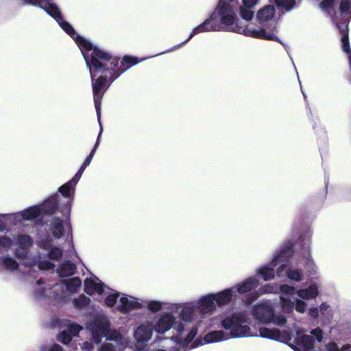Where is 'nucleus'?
I'll use <instances>...</instances> for the list:
<instances>
[{
  "instance_id": "nucleus-1",
  "label": "nucleus",
  "mask_w": 351,
  "mask_h": 351,
  "mask_svg": "<svg viewBox=\"0 0 351 351\" xmlns=\"http://www.w3.org/2000/svg\"><path fill=\"white\" fill-rule=\"evenodd\" d=\"M72 38L80 48L89 69L95 107L99 119L102 97L111 83L130 67L145 60L147 58L138 59L137 57L125 56L119 62L117 57L93 47L90 41L79 34Z\"/></svg>"
},
{
  "instance_id": "nucleus-2",
  "label": "nucleus",
  "mask_w": 351,
  "mask_h": 351,
  "mask_svg": "<svg viewBox=\"0 0 351 351\" xmlns=\"http://www.w3.org/2000/svg\"><path fill=\"white\" fill-rule=\"evenodd\" d=\"M251 319L244 313H234L226 316L221 320V327L229 332L230 338L247 337H261L282 343H288L295 351H312L314 341L311 335H303L297 331V338L291 343V332L278 328H269L265 326L259 328V335L250 327Z\"/></svg>"
},
{
  "instance_id": "nucleus-3",
  "label": "nucleus",
  "mask_w": 351,
  "mask_h": 351,
  "mask_svg": "<svg viewBox=\"0 0 351 351\" xmlns=\"http://www.w3.org/2000/svg\"><path fill=\"white\" fill-rule=\"evenodd\" d=\"M173 312L171 311L163 312L158 315L155 322H153V328L157 336L153 341L152 346H156L163 341L167 340L168 339L162 337V335H165L171 328L180 336L183 335L187 330L186 328L187 324H189L192 325V327L184 337L179 338L177 343V351H186L192 348L191 346L189 347V343L197 335L198 330L206 324H208L209 328H215V322L217 319V317L208 318L210 315L208 313H206L202 317V323H197L198 319L188 322L182 320L179 317V320H177V317L173 315Z\"/></svg>"
},
{
  "instance_id": "nucleus-4",
  "label": "nucleus",
  "mask_w": 351,
  "mask_h": 351,
  "mask_svg": "<svg viewBox=\"0 0 351 351\" xmlns=\"http://www.w3.org/2000/svg\"><path fill=\"white\" fill-rule=\"evenodd\" d=\"M259 283L256 276L245 278L234 286L217 293L204 295L198 298V304L201 307L202 313H208L210 316L217 307H223L237 299V293L243 294L255 289Z\"/></svg>"
},
{
  "instance_id": "nucleus-5",
  "label": "nucleus",
  "mask_w": 351,
  "mask_h": 351,
  "mask_svg": "<svg viewBox=\"0 0 351 351\" xmlns=\"http://www.w3.org/2000/svg\"><path fill=\"white\" fill-rule=\"evenodd\" d=\"M217 19H219L221 29L234 32L255 38L274 40L276 36L273 32H266L263 28H255L252 26H239L237 16L232 8L227 3L219 1L215 10Z\"/></svg>"
},
{
  "instance_id": "nucleus-6",
  "label": "nucleus",
  "mask_w": 351,
  "mask_h": 351,
  "mask_svg": "<svg viewBox=\"0 0 351 351\" xmlns=\"http://www.w3.org/2000/svg\"><path fill=\"white\" fill-rule=\"evenodd\" d=\"M147 309L152 313H158L163 308L178 313L180 317L184 321L191 322L197 319V323L202 322V309L198 304V299L187 302H165L160 300H151L145 302Z\"/></svg>"
},
{
  "instance_id": "nucleus-7",
  "label": "nucleus",
  "mask_w": 351,
  "mask_h": 351,
  "mask_svg": "<svg viewBox=\"0 0 351 351\" xmlns=\"http://www.w3.org/2000/svg\"><path fill=\"white\" fill-rule=\"evenodd\" d=\"M52 242L51 239H48L40 241L38 246L45 252V254L39 253L36 258H34L32 262H26L25 265L27 266L37 265L40 270H53L55 265L51 261L46 260V258H49L52 261H58L62 256V250L58 247L53 246Z\"/></svg>"
},
{
  "instance_id": "nucleus-8",
  "label": "nucleus",
  "mask_w": 351,
  "mask_h": 351,
  "mask_svg": "<svg viewBox=\"0 0 351 351\" xmlns=\"http://www.w3.org/2000/svg\"><path fill=\"white\" fill-rule=\"evenodd\" d=\"M275 302L266 300L255 304L252 307V315L258 322L268 324H272L278 326H283L287 322V317L282 314L275 313Z\"/></svg>"
},
{
  "instance_id": "nucleus-9",
  "label": "nucleus",
  "mask_w": 351,
  "mask_h": 351,
  "mask_svg": "<svg viewBox=\"0 0 351 351\" xmlns=\"http://www.w3.org/2000/svg\"><path fill=\"white\" fill-rule=\"evenodd\" d=\"M16 2L20 6L27 5L38 6L54 19L60 27L71 38H73L77 34L73 27L64 20L58 5L52 3L51 0H17Z\"/></svg>"
},
{
  "instance_id": "nucleus-10",
  "label": "nucleus",
  "mask_w": 351,
  "mask_h": 351,
  "mask_svg": "<svg viewBox=\"0 0 351 351\" xmlns=\"http://www.w3.org/2000/svg\"><path fill=\"white\" fill-rule=\"evenodd\" d=\"M61 217L54 216L49 224V233L55 239L64 238L72 240L71 225L70 223V207L65 206L60 210Z\"/></svg>"
},
{
  "instance_id": "nucleus-11",
  "label": "nucleus",
  "mask_w": 351,
  "mask_h": 351,
  "mask_svg": "<svg viewBox=\"0 0 351 351\" xmlns=\"http://www.w3.org/2000/svg\"><path fill=\"white\" fill-rule=\"evenodd\" d=\"M216 19L217 16L215 12H213L208 19H207L200 25H197V27L193 29L188 38L185 41L173 47L170 49H168L165 52H161L160 53H159V55L164 54L166 53H170L178 49H180L182 45L188 43L195 35L198 34L199 33L219 31L221 29V27L215 23V21ZM157 56H158V54H157ZM153 57H155V56H154Z\"/></svg>"
},
{
  "instance_id": "nucleus-12",
  "label": "nucleus",
  "mask_w": 351,
  "mask_h": 351,
  "mask_svg": "<svg viewBox=\"0 0 351 351\" xmlns=\"http://www.w3.org/2000/svg\"><path fill=\"white\" fill-rule=\"evenodd\" d=\"M216 19L217 16L215 12H213L208 19H207L200 25H197V27L193 29L188 38L185 41L173 47L170 49H168L165 52H161L160 53H159V55L164 54L166 53H170L178 49H180L182 45L188 43L195 35L198 34L199 33L219 31L221 29V27L215 23V21ZM157 56H158V54H157ZM153 57H155V56H154Z\"/></svg>"
},
{
  "instance_id": "nucleus-13",
  "label": "nucleus",
  "mask_w": 351,
  "mask_h": 351,
  "mask_svg": "<svg viewBox=\"0 0 351 351\" xmlns=\"http://www.w3.org/2000/svg\"><path fill=\"white\" fill-rule=\"evenodd\" d=\"M216 19L217 16L215 12H213L208 19H207L200 25H197V27L193 29L188 38L185 41L173 47L170 49H168L165 52H161L160 53H159V55L164 54L166 53H170L178 49H180L182 45L188 43L195 35L198 34L199 33L219 31L221 29V27L215 23V21ZM157 56H158V54H157ZM153 57H155V56H154Z\"/></svg>"
},
{
  "instance_id": "nucleus-14",
  "label": "nucleus",
  "mask_w": 351,
  "mask_h": 351,
  "mask_svg": "<svg viewBox=\"0 0 351 351\" xmlns=\"http://www.w3.org/2000/svg\"><path fill=\"white\" fill-rule=\"evenodd\" d=\"M155 330L153 328V322L146 321L141 323L134 331L133 337L135 341L136 348L142 350L147 346L153 337Z\"/></svg>"
},
{
  "instance_id": "nucleus-15",
  "label": "nucleus",
  "mask_w": 351,
  "mask_h": 351,
  "mask_svg": "<svg viewBox=\"0 0 351 351\" xmlns=\"http://www.w3.org/2000/svg\"><path fill=\"white\" fill-rule=\"evenodd\" d=\"M110 320L105 316L97 317L87 323V329L91 332L95 343H100L109 331Z\"/></svg>"
},
{
  "instance_id": "nucleus-16",
  "label": "nucleus",
  "mask_w": 351,
  "mask_h": 351,
  "mask_svg": "<svg viewBox=\"0 0 351 351\" xmlns=\"http://www.w3.org/2000/svg\"><path fill=\"white\" fill-rule=\"evenodd\" d=\"M63 289L62 284H57L54 286V291L52 292L51 285H46L41 279L37 280L34 288V295L36 300H44L47 298L58 300L59 296L56 293V291Z\"/></svg>"
},
{
  "instance_id": "nucleus-17",
  "label": "nucleus",
  "mask_w": 351,
  "mask_h": 351,
  "mask_svg": "<svg viewBox=\"0 0 351 351\" xmlns=\"http://www.w3.org/2000/svg\"><path fill=\"white\" fill-rule=\"evenodd\" d=\"M285 254L283 250H280L278 253L276 254L271 261L269 265H265L260 267L256 269V274L262 277L265 281L272 280L275 278L274 267L278 265L285 261L284 256Z\"/></svg>"
},
{
  "instance_id": "nucleus-18",
  "label": "nucleus",
  "mask_w": 351,
  "mask_h": 351,
  "mask_svg": "<svg viewBox=\"0 0 351 351\" xmlns=\"http://www.w3.org/2000/svg\"><path fill=\"white\" fill-rule=\"evenodd\" d=\"M32 243V238L27 234H20L14 237V256L19 259H25L28 254L29 249Z\"/></svg>"
},
{
  "instance_id": "nucleus-19",
  "label": "nucleus",
  "mask_w": 351,
  "mask_h": 351,
  "mask_svg": "<svg viewBox=\"0 0 351 351\" xmlns=\"http://www.w3.org/2000/svg\"><path fill=\"white\" fill-rule=\"evenodd\" d=\"M144 306L143 300L131 295L121 294L119 299V305L117 310L127 314L134 310L142 308Z\"/></svg>"
},
{
  "instance_id": "nucleus-20",
  "label": "nucleus",
  "mask_w": 351,
  "mask_h": 351,
  "mask_svg": "<svg viewBox=\"0 0 351 351\" xmlns=\"http://www.w3.org/2000/svg\"><path fill=\"white\" fill-rule=\"evenodd\" d=\"M300 239L302 241L304 246L303 259L304 267L309 274L315 275L317 274V266L312 257L310 250L311 235L308 234L307 236H304Z\"/></svg>"
},
{
  "instance_id": "nucleus-21",
  "label": "nucleus",
  "mask_w": 351,
  "mask_h": 351,
  "mask_svg": "<svg viewBox=\"0 0 351 351\" xmlns=\"http://www.w3.org/2000/svg\"><path fill=\"white\" fill-rule=\"evenodd\" d=\"M99 279L96 277L86 278L84 281V291L88 295H94L95 293L99 295L104 294L106 288Z\"/></svg>"
},
{
  "instance_id": "nucleus-22",
  "label": "nucleus",
  "mask_w": 351,
  "mask_h": 351,
  "mask_svg": "<svg viewBox=\"0 0 351 351\" xmlns=\"http://www.w3.org/2000/svg\"><path fill=\"white\" fill-rule=\"evenodd\" d=\"M275 13V9L273 5H267L265 6L263 8L260 10L257 13V18L259 21V22L262 24H263L265 22L269 23L271 25H274V30H271L269 32H273L274 35H276L274 29H275V20L274 18ZM266 30L265 29H264ZM267 32V31H265ZM276 36V38L274 40H276L277 39V36Z\"/></svg>"
},
{
  "instance_id": "nucleus-23",
  "label": "nucleus",
  "mask_w": 351,
  "mask_h": 351,
  "mask_svg": "<svg viewBox=\"0 0 351 351\" xmlns=\"http://www.w3.org/2000/svg\"><path fill=\"white\" fill-rule=\"evenodd\" d=\"M230 339L229 332L223 330H215L208 332L203 337V341L205 344L219 343L225 341Z\"/></svg>"
},
{
  "instance_id": "nucleus-24",
  "label": "nucleus",
  "mask_w": 351,
  "mask_h": 351,
  "mask_svg": "<svg viewBox=\"0 0 351 351\" xmlns=\"http://www.w3.org/2000/svg\"><path fill=\"white\" fill-rule=\"evenodd\" d=\"M269 293H278V284H267L264 286H262L261 287L259 288L258 291L253 292L249 294L246 298V301L247 303H251L254 300H256L259 295Z\"/></svg>"
},
{
  "instance_id": "nucleus-25",
  "label": "nucleus",
  "mask_w": 351,
  "mask_h": 351,
  "mask_svg": "<svg viewBox=\"0 0 351 351\" xmlns=\"http://www.w3.org/2000/svg\"><path fill=\"white\" fill-rule=\"evenodd\" d=\"M295 293L300 299L305 300H313L319 294V287L315 282H313L306 288L296 290Z\"/></svg>"
},
{
  "instance_id": "nucleus-26",
  "label": "nucleus",
  "mask_w": 351,
  "mask_h": 351,
  "mask_svg": "<svg viewBox=\"0 0 351 351\" xmlns=\"http://www.w3.org/2000/svg\"><path fill=\"white\" fill-rule=\"evenodd\" d=\"M105 337L108 341L116 342L119 350L124 349L128 344V339L119 331L111 329L110 326H109V331Z\"/></svg>"
},
{
  "instance_id": "nucleus-27",
  "label": "nucleus",
  "mask_w": 351,
  "mask_h": 351,
  "mask_svg": "<svg viewBox=\"0 0 351 351\" xmlns=\"http://www.w3.org/2000/svg\"><path fill=\"white\" fill-rule=\"evenodd\" d=\"M59 195L55 196L45 201L41 205H38L40 208V213H43L47 215L56 213L58 210Z\"/></svg>"
},
{
  "instance_id": "nucleus-28",
  "label": "nucleus",
  "mask_w": 351,
  "mask_h": 351,
  "mask_svg": "<svg viewBox=\"0 0 351 351\" xmlns=\"http://www.w3.org/2000/svg\"><path fill=\"white\" fill-rule=\"evenodd\" d=\"M104 293L107 294V297L105 299L106 306L108 307H115L117 309L119 305V299L121 296V294L117 291L110 290L108 287L106 288Z\"/></svg>"
},
{
  "instance_id": "nucleus-29",
  "label": "nucleus",
  "mask_w": 351,
  "mask_h": 351,
  "mask_svg": "<svg viewBox=\"0 0 351 351\" xmlns=\"http://www.w3.org/2000/svg\"><path fill=\"white\" fill-rule=\"evenodd\" d=\"M76 270L75 265L70 261L64 262L57 269L58 275L61 277L72 276Z\"/></svg>"
},
{
  "instance_id": "nucleus-30",
  "label": "nucleus",
  "mask_w": 351,
  "mask_h": 351,
  "mask_svg": "<svg viewBox=\"0 0 351 351\" xmlns=\"http://www.w3.org/2000/svg\"><path fill=\"white\" fill-rule=\"evenodd\" d=\"M0 261L3 268L8 271H14L19 269V263L10 255L1 256L0 258Z\"/></svg>"
},
{
  "instance_id": "nucleus-31",
  "label": "nucleus",
  "mask_w": 351,
  "mask_h": 351,
  "mask_svg": "<svg viewBox=\"0 0 351 351\" xmlns=\"http://www.w3.org/2000/svg\"><path fill=\"white\" fill-rule=\"evenodd\" d=\"M23 221H29L38 217L40 214V208L38 205L33 206L21 211Z\"/></svg>"
},
{
  "instance_id": "nucleus-32",
  "label": "nucleus",
  "mask_w": 351,
  "mask_h": 351,
  "mask_svg": "<svg viewBox=\"0 0 351 351\" xmlns=\"http://www.w3.org/2000/svg\"><path fill=\"white\" fill-rule=\"evenodd\" d=\"M281 250H283L285 254V256H284V259H285V261L279 263L280 265L277 268L275 272V276H276L278 278H282L285 276L286 271H285V270L287 268V265L284 262L289 260L291 253V249L289 247H287L286 249L282 248Z\"/></svg>"
},
{
  "instance_id": "nucleus-33",
  "label": "nucleus",
  "mask_w": 351,
  "mask_h": 351,
  "mask_svg": "<svg viewBox=\"0 0 351 351\" xmlns=\"http://www.w3.org/2000/svg\"><path fill=\"white\" fill-rule=\"evenodd\" d=\"M286 276L289 280L297 282L302 281L304 278L302 270L292 267H289L286 270Z\"/></svg>"
},
{
  "instance_id": "nucleus-34",
  "label": "nucleus",
  "mask_w": 351,
  "mask_h": 351,
  "mask_svg": "<svg viewBox=\"0 0 351 351\" xmlns=\"http://www.w3.org/2000/svg\"><path fill=\"white\" fill-rule=\"evenodd\" d=\"M1 217L6 221L7 223L14 226L23 221L21 212L1 214Z\"/></svg>"
},
{
  "instance_id": "nucleus-35",
  "label": "nucleus",
  "mask_w": 351,
  "mask_h": 351,
  "mask_svg": "<svg viewBox=\"0 0 351 351\" xmlns=\"http://www.w3.org/2000/svg\"><path fill=\"white\" fill-rule=\"evenodd\" d=\"M81 285V280L77 277L69 279L65 283L66 291L69 294L75 293Z\"/></svg>"
},
{
  "instance_id": "nucleus-36",
  "label": "nucleus",
  "mask_w": 351,
  "mask_h": 351,
  "mask_svg": "<svg viewBox=\"0 0 351 351\" xmlns=\"http://www.w3.org/2000/svg\"><path fill=\"white\" fill-rule=\"evenodd\" d=\"M75 186L71 183L70 181H68L65 184H62L59 187L58 191L64 197H70L73 195L75 192Z\"/></svg>"
},
{
  "instance_id": "nucleus-37",
  "label": "nucleus",
  "mask_w": 351,
  "mask_h": 351,
  "mask_svg": "<svg viewBox=\"0 0 351 351\" xmlns=\"http://www.w3.org/2000/svg\"><path fill=\"white\" fill-rule=\"evenodd\" d=\"M280 301L282 311L285 313H290L294 308V302L285 295H280Z\"/></svg>"
},
{
  "instance_id": "nucleus-38",
  "label": "nucleus",
  "mask_w": 351,
  "mask_h": 351,
  "mask_svg": "<svg viewBox=\"0 0 351 351\" xmlns=\"http://www.w3.org/2000/svg\"><path fill=\"white\" fill-rule=\"evenodd\" d=\"M14 245V237L10 238L7 235L0 237V252L8 250Z\"/></svg>"
},
{
  "instance_id": "nucleus-39",
  "label": "nucleus",
  "mask_w": 351,
  "mask_h": 351,
  "mask_svg": "<svg viewBox=\"0 0 351 351\" xmlns=\"http://www.w3.org/2000/svg\"><path fill=\"white\" fill-rule=\"evenodd\" d=\"M274 3L276 5L282 10L289 11L291 10L295 3V0H274Z\"/></svg>"
},
{
  "instance_id": "nucleus-40",
  "label": "nucleus",
  "mask_w": 351,
  "mask_h": 351,
  "mask_svg": "<svg viewBox=\"0 0 351 351\" xmlns=\"http://www.w3.org/2000/svg\"><path fill=\"white\" fill-rule=\"evenodd\" d=\"M90 299L84 295H80L73 301V306L78 309H83L88 305Z\"/></svg>"
},
{
  "instance_id": "nucleus-41",
  "label": "nucleus",
  "mask_w": 351,
  "mask_h": 351,
  "mask_svg": "<svg viewBox=\"0 0 351 351\" xmlns=\"http://www.w3.org/2000/svg\"><path fill=\"white\" fill-rule=\"evenodd\" d=\"M307 306L305 300L300 299L299 297L294 300V308L300 313H304L307 309Z\"/></svg>"
},
{
  "instance_id": "nucleus-42",
  "label": "nucleus",
  "mask_w": 351,
  "mask_h": 351,
  "mask_svg": "<svg viewBox=\"0 0 351 351\" xmlns=\"http://www.w3.org/2000/svg\"><path fill=\"white\" fill-rule=\"evenodd\" d=\"M339 9L342 14L351 15V0H340Z\"/></svg>"
},
{
  "instance_id": "nucleus-43",
  "label": "nucleus",
  "mask_w": 351,
  "mask_h": 351,
  "mask_svg": "<svg viewBox=\"0 0 351 351\" xmlns=\"http://www.w3.org/2000/svg\"><path fill=\"white\" fill-rule=\"evenodd\" d=\"M295 290V288L293 286H290L289 285L283 284L278 286V293L280 291V295H292Z\"/></svg>"
},
{
  "instance_id": "nucleus-44",
  "label": "nucleus",
  "mask_w": 351,
  "mask_h": 351,
  "mask_svg": "<svg viewBox=\"0 0 351 351\" xmlns=\"http://www.w3.org/2000/svg\"><path fill=\"white\" fill-rule=\"evenodd\" d=\"M240 14L241 17L245 21H250L254 16V12L247 8L241 6Z\"/></svg>"
},
{
  "instance_id": "nucleus-45",
  "label": "nucleus",
  "mask_w": 351,
  "mask_h": 351,
  "mask_svg": "<svg viewBox=\"0 0 351 351\" xmlns=\"http://www.w3.org/2000/svg\"><path fill=\"white\" fill-rule=\"evenodd\" d=\"M72 337L67 330H64L60 333L58 340L64 344H67L71 341Z\"/></svg>"
},
{
  "instance_id": "nucleus-46",
  "label": "nucleus",
  "mask_w": 351,
  "mask_h": 351,
  "mask_svg": "<svg viewBox=\"0 0 351 351\" xmlns=\"http://www.w3.org/2000/svg\"><path fill=\"white\" fill-rule=\"evenodd\" d=\"M82 329V327L80 325L72 323L68 326L66 330L73 337L76 336Z\"/></svg>"
},
{
  "instance_id": "nucleus-47",
  "label": "nucleus",
  "mask_w": 351,
  "mask_h": 351,
  "mask_svg": "<svg viewBox=\"0 0 351 351\" xmlns=\"http://www.w3.org/2000/svg\"><path fill=\"white\" fill-rule=\"evenodd\" d=\"M311 334L315 336L318 342H321L323 339V332L321 328H316L311 331Z\"/></svg>"
},
{
  "instance_id": "nucleus-48",
  "label": "nucleus",
  "mask_w": 351,
  "mask_h": 351,
  "mask_svg": "<svg viewBox=\"0 0 351 351\" xmlns=\"http://www.w3.org/2000/svg\"><path fill=\"white\" fill-rule=\"evenodd\" d=\"M115 346L111 343H104L98 351H115Z\"/></svg>"
},
{
  "instance_id": "nucleus-49",
  "label": "nucleus",
  "mask_w": 351,
  "mask_h": 351,
  "mask_svg": "<svg viewBox=\"0 0 351 351\" xmlns=\"http://www.w3.org/2000/svg\"><path fill=\"white\" fill-rule=\"evenodd\" d=\"M334 5V0H324L320 3V7L323 10L328 11Z\"/></svg>"
},
{
  "instance_id": "nucleus-50",
  "label": "nucleus",
  "mask_w": 351,
  "mask_h": 351,
  "mask_svg": "<svg viewBox=\"0 0 351 351\" xmlns=\"http://www.w3.org/2000/svg\"><path fill=\"white\" fill-rule=\"evenodd\" d=\"M41 351H63L62 347L58 344H53L48 347H43Z\"/></svg>"
},
{
  "instance_id": "nucleus-51",
  "label": "nucleus",
  "mask_w": 351,
  "mask_h": 351,
  "mask_svg": "<svg viewBox=\"0 0 351 351\" xmlns=\"http://www.w3.org/2000/svg\"><path fill=\"white\" fill-rule=\"evenodd\" d=\"M101 130H100V132L99 134V136L97 137V142L93 147V149H92V151L90 152V154L86 158H89L90 161L91 162L92 161V159L95 155V153L97 150V148L99 144V138H100V135H101Z\"/></svg>"
},
{
  "instance_id": "nucleus-52",
  "label": "nucleus",
  "mask_w": 351,
  "mask_h": 351,
  "mask_svg": "<svg viewBox=\"0 0 351 351\" xmlns=\"http://www.w3.org/2000/svg\"><path fill=\"white\" fill-rule=\"evenodd\" d=\"M242 2V6H244L245 8H247L249 9H252L256 5L258 0H243Z\"/></svg>"
},
{
  "instance_id": "nucleus-53",
  "label": "nucleus",
  "mask_w": 351,
  "mask_h": 351,
  "mask_svg": "<svg viewBox=\"0 0 351 351\" xmlns=\"http://www.w3.org/2000/svg\"><path fill=\"white\" fill-rule=\"evenodd\" d=\"M83 172L80 170H78L77 172L75 173V175L73 176V178L70 180L69 181L73 183L75 186L77 184L79 180H80Z\"/></svg>"
},
{
  "instance_id": "nucleus-54",
  "label": "nucleus",
  "mask_w": 351,
  "mask_h": 351,
  "mask_svg": "<svg viewBox=\"0 0 351 351\" xmlns=\"http://www.w3.org/2000/svg\"><path fill=\"white\" fill-rule=\"evenodd\" d=\"M83 172L80 170H78L77 172L75 173V175L73 176V178L70 180L69 181L73 183L75 186L77 184L79 180H80Z\"/></svg>"
},
{
  "instance_id": "nucleus-55",
  "label": "nucleus",
  "mask_w": 351,
  "mask_h": 351,
  "mask_svg": "<svg viewBox=\"0 0 351 351\" xmlns=\"http://www.w3.org/2000/svg\"><path fill=\"white\" fill-rule=\"evenodd\" d=\"M329 307L330 306L327 303H322L321 305L319 306V311L321 314H322L323 315H326V314H328Z\"/></svg>"
},
{
  "instance_id": "nucleus-56",
  "label": "nucleus",
  "mask_w": 351,
  "mask_h": 351,
  "mask_svg": "<svg viewBox=\"0 0 351 351\" xmlns=\"http://www.w3.org/2000/svg\"><path fill=\"white\" fill-rule=\"evenodd\" d=\"M319 310L317 308H311L309 310L308 314L309 315L314 319H316L319 316Z\"/></svg>"
},
{
  "instance_id": "nucleus-57",
  "label": "nucleus",
  "mask_w": 351,
  "mask_h": 351,
  "mask_svg": "<svg viewBox=\"0 0 351 351\" xmlns=\"http://www.w3.org/2000/svg\"><path fill=\"white\" fill-rule=\"evenodd\" d=\"M82 349L86 351H91L93 349V344L88 341L84 342Z\"/></svg>"
},
{
  "instance_id": "nucleus-58",
  "label": "nucleus",
  "mask_w": 351,
  "mask_h": 351,
  "mask_svg": "<svg viewBox=\"0 0 351 351\" xmlns=\"http://www.w3.org/2000/svg\"><path fill=\"white\" fill-rule=\"evenodd\" d=\"M6 221L1 217V214H0V232H3L6 230Z\"/></svg>"
},
{
  "instance_id": "nucleus-59",
  "label": "nucleus",
  "mask_w": 351,
  "mask_h": 351,
  "mask_svg": "<svg viewBox=\"0 0 351 351\" xmlns=\"http://www.w3.org/2000/svg\"><path fill=\"white\" fill-rule=\"evenodd\" d=\"M90 161L89 160V158H86L83 162V164L81 165V167H80L79 170L82 171V172H84V171L85 170V169L90 165Z\"/></svg>"
},
{
  "instance_id": "nucleus-60",
  "label": "nucleus",
  "mask_w": 351,
  "mask_h": 351,
  "mask_svg": "<svg viewBox=\"0 0 351 351\" xmlns=\"http://www.w3.org/2000/svg\"><path fill=\"white\" fill-rule=\"evenodd\" d=\"M100 118H101V117H99V119H98L99 123H100ZM97 119H99V118L97 117ZM99 125H101V123H99Z\"/></svg>"
},
{
  "instance_id": "nucleus-61",
  "label": "nucleus",
  "mask_w": 351,
  "mask_h": 351,
  "mask_svg": "<svg viewBox=\"0 0 351 351\" xmlns=\"http://www.w3.org/2000/svg\"><path fill=\"white\" fill-rule=\"evenodd\" d=\"M174 339H175V337H173L170 339L171 341H173Z\"/></svg>"
},
{
  "instance_id": "nucleus-62",
  "label": "nucleus",
  "mask_w": 351,
  "mask_h": 351,
  "mask_svg": "<svg viewBox=\"0 0 351 351\" xmlns=\"http://www.w3.org/2000/svg\"><path fill=\"white\" fill-rule=\"evenodd\" d=\"M31 272H32V271H31V270H29V271H28V275H29Z\"/></svg>"
}]
</instances>
